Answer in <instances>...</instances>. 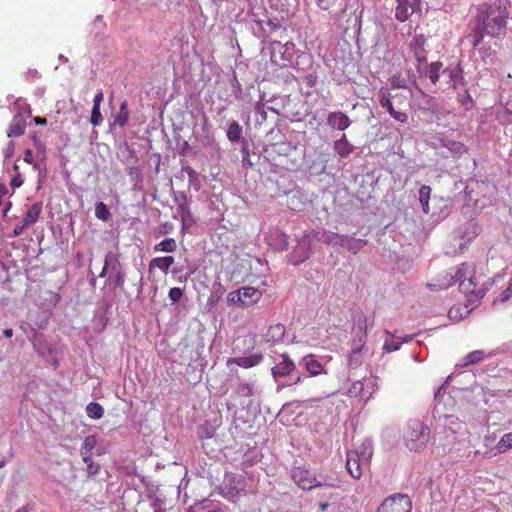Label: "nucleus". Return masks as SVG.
I'll use <instances>...</instances> for the list:
<instances>
[{"label": "nucleus", "mask_w": 512, "mask_h": 512, "mask_svg": "<svg viewBox=\"0 0 512 512\" xmlns=\"http://www.w3.org/2000/svg\"><path fill=\"white\" fill-rule=\"evenodd\" d=\"M510 13L502 0L477 7L474 25L467 36L472 47L479 46L487 35L494 39H503L507 33V20Z\"/></svg>", "instance_id": "obj_1"}, {"label": "nucleus", "mask_w": 512, "mask_h": 512, "mask_svg": "<svg viewBox=\"0 0 512 512\" xmlns=\"http://www.w3.org/2000/svg\"><path fill=\"white\" fill-rule=\"evenodd\" d=\"M469 268L467 263H462L456 268L450 269L445 276L446 282L441 284L440 287L448 288L458 282L460 292L467 297H471L469 301H479L498 280L503 278L501 273L492 277L477 275L475 272L471 274Z\"/></svg>", "instance_id": "obj_2"}, {"label": "nucleus", "mask_w": 512, "mask_h": 512, "mask_svg": "<svg viewBox=\"0 0 512 512\" xmlns=\"http://www.w3.org/2000/svg\"><path fill=\"white\" fill-rule=\"evenodd\" d=\"M293 482L302 490L316 488L335 489L340 487V480L332 474L317 473L305 466H293L290 470Z\"/></svg>", "instance_id": "obj_3"}, {"label": "nucleus", "mask_w": 512, "mask_h": 512, "mask_svg": "<svg viewBox=\"0 0 512 512\" xmlns=\"http://www.w3.org/2000/svg\"><path fill=\"white\" fill-rule=\"evenodd\" d=\"M121 253L118 246L105 254L104 265L99 277L108 276L109 281L116 288H123L126 280V267L121 262Z\"/></svg>", "instance_id": "obj_4"}, {"label": "nucleus", "mask_w": 512, "mask_h": 512, "mask_svg": "<svg viewBox=\"0 0 512 512\" xmlns=\"http://www.w3.org/2000/svg\"><path fill=\"white\" fill-rule=\"evenodd\" d=\"M430 439V428L419 419H410L407 422L404 441L410 451H422Z\"/></svg>", "instance_id": "obj_5"}, {"label": "nucleus", "mask_w": 512, "mask_h": 512, "mask_svg": "<svg viewBox=\"0 0 512 512\" xmlns=\"http://www.w3.org/2000/svg\"><path fill=\"white\" fill-rule=\"evenodd\" d=\"M295 372H297V366L291 357L287 353L280 354L275 365L271 368L272 377L277 384V392L289 386L288 381H284V379L294 377Z\"/></svg>", "instance_id": "obj_6"}, {"label": "nucleus", "mask_w": 512, "mask_h": 512, "mask_svg": "<svg viewBox=\"0 0 512 512\" xmlns=\"http://www.w3.org/2000/svg\"><path fill=\"white\" fill-rule=\"evenodd\" d=\"M273 54L271 60L280 66H293L295 56L299 53L296 49V45L288 41L285 44H281L279 41L272 43Z\"/></svg>", "instance_id": "obj_7"}, {"label": "nucleus", "mask_w": 512, "mask_h": 512, "mask_svg": "<svg viewBox=\"0 0 512 512\" xmlns=\"http://www.w3.org/2000/svg\"><path fill=\"white\" fill-rule=\"evenodd\" d=\"M412 500L407 494L395 493L380 504L377 512H411Z\"/></svg>", "instance_id": "obj_8"}, {"label": "nucleus", "mask_w": 512, "mask_h": 512, "mask_svg": "<svg viewBox=\"0 0 512 512\" xmlns=\"http://www.w3.org/2000/svg\"><path fill=\"white\" fill-rule=\"evenodd\" d=\"M435 149L438 155L443 158H460L467 152V148L460 141H455L448 138H440L438 143L435 144Z\"/></svg>", "instance_id": "obj_9"}, {"label": "nucleus", "mask_w": 512, "mask_h": 512, "mask_svg": "<svg viewBox=\"0 0 512 512\" xmlns=\"http://www.w3.org/2000/svg\"><path fill=\"white\" fill-rule=\"evenodd\" d=\"M442 76L446 77L447 85L449 88L457 90L461 86L466 85L464 78V70L461 65V61L457 63H451L442 70Z\"/></svg>", "instance_id": "obj_10"}, {"label": "nucleus", "mask_w": 512, "mask_h": 512, "mask_svg": "<svg viewBox=\"0 0 512 512\" xmlns=\"http://www.w3.org/2000/svg\"><path fill=\"white\" fill-rule=\"evenodd\" d=\"M367 319L365 318V322ZM367 324L365 323L364 331L359 335L358 339L353 340L351 346V352L348 354V366L351 369L358 368L363 362L362 348L366 342Z\"/></svg>", "instance_id": "obj_11"}, {"label": "nucleus", "mask_w": 512, "mask_h": 512, "mask_svg": "<svg viewBox=\"0 0 512 512\" xmlns=\"http://www.w3.org/2000/svg\"><path fill=\"white\" fill-rule=\"evenodd\" d=\"M311 253L309 237H301L298 239V243L293 248L292 252L288 255L289 262L295 266L300 265L310 257Z\"/></svg>", "instance_id": "obj_12"}, {"label": "nucleus", "mask_w": 512, "mask_h": 512, "mask_svg": "<svg viewBox=\"0 0 512 512\" xmlns=\"http://www.w3.org/2000/svg\"><path fill=\"white\" fill-rule=\"evenodd\" d=\"M420 11L421 0H397L395 18L400 22H405L413 13Z\"/></svg>", "instance_id": "obj_13"}, {"label": "nucleus", "mask_w": 512, "mask_h": 512, "mask_svg": "<svg viewBox=\"0 0 512 512\" xmlns=\"http://www.w3.org/2000/svg\"><path fill=\"white\" fill-rule=\"evenodd\" d=\"M412 97L416 99L419 110L427 111L431 114L438 113L439 104L437 99L424 92L418 85H416V94L412 93Z\"/></svg>", "instance_id": "obj_14"}, {"label": "nucleus", "mask_w": 512, "mask_h": 512, "mask_svg": "<svg viewBox=\"0 0 512 512\" xmlns=\"http://www.w3.org/2000/svg\"><path fill=\"white\" fill-rule=\"evenodd\" d=\"M427 39L423 34H416L413 36L409 44V49L418 64L426 63L427 51L425 49Z\"/></svg>", "instance_id": "obj_15"}, {"label": "nucleus", "mask_w": 512, "mask_h": 512, "mask_svg": "<svg viewBox=\"0 0 512 512\" xmlns=\"http://www.w3.org/2000/svg\"><path fill=\"white\" fill-rule=\"evenodd\" d=\"M299 366L303 367L309 377H315L322 373L326 374L323 364L319 361L316 355L308 354L301 358Z\"/></svg>", "instance_id": "obj_16"}, {"label": "nucleus", "mask_w": 512, "mask_h": 512, "mask_svg": "<svg viewBox=\"0 0 512 512\" xmlns=\"http://www.w3.org/2000/svg\"><path fill=\"white\" fill-rule=\"evenodd\" d=\"M327 125L334 130L344 131L350 127L352 120L342 111L330 112L326 119Z\"/></svg>", "instance_id": "obj_17"}, {"label": "nucleus", "mask_w": 512, "mask_h": 512, "mask_svg": "<svg viewBox=\"0 0 512 512\" xmlns=\"http://www.w3.org/2000/svg\"><path fill=\"white\" fill-rule=\"evenodd\" d=\"M33 335V339L32 341H30V343L33 346V349L40 357H42L45 360H48L53 352L51 345L46 340L44 334L39 332L38 334Z\"/></svg>", "instance_id": "obj_18"}, {"label": "nucleus", "mask_w": 512, "mask_h": 512, "mask_svg": "<svg viewBox=\"0 0 512 512\" xmlns=\"http://www.w3.org/2000/svg\"><path fill=\"white\" fill-rule=\"evenodd\" d=\"M288 239V235L280 230H273L267 236L269 246L277 251H286L288 249Z\"/></svg>", "instance_id": "obj_19"}, {"label": "nucleus", "mask_w": 512, "mask_h": 512, "mask_svg": "<svg viewBox=\"0 0 512 512\" xmlns=\"http://www.w3.org/2000/svg\"><path fill=\"white\" fill-rule=\"evenodd\" d=\"M359 457L360 456L357 453L347 452L346 469L354 479H360L362 476V465L365 464V462Z\"/></svg>", "instance_id": "obj_20"}, {"label": "nucleus", "mask_w": 512, "mask_h": 512, "mask_svg": "<svg viewBox=\"0 0 512 512\" xmlns=\"http://www.w3.org/2000/svg\"><path fill=\"white\" fill-rule=\"evenodd\" d=\"M456 232L461 239L470 242L481 232V226L476 222L469 221L460 225Z\"/></svg>", "instance_id": "obj_21"}, {"label": "nucleus", "mask_w": 512, "mask_h": 512, "mask_svg": "<svg viewBox=\"0 0 512 512\" xmlns=\"http://www.w3.org/2000/svg\"><path fill=\"white\" fill-rule=\"evenodd\" d=\"M263 360V355L261 353H255L250 356H242V357H233L227 360V365L236 364L242 368H251L258 364H260Z\"/></svg>", "instance_id": "obj_22"}, {"label": "nucleus", "mask_w": 512, "mask_h": 512, "mask_svg": "<svg viewBox=\"0 0 512 512\" xmlns=\"http://www.w3.org/2000/svg\"><path fill=\"white\" fill-rule=\"evenodd\" d=\"M26 129V119L21 112L15 114L7 129L8 137L22 136Z\"/></svg>", "instance_id": "obj_23"}, {"label": "nucleus", "mask_w": 512, "mask_h": 512, "mask_svg": "<svg viewBox=\"0 0 512 512\" xmlns=\"http://www.w3.org/2000/svg\"><path fill=\"white\" fill-rule=\"evenodd\" d=\"M366 245V239L354 238L349 235H342L339 242V246L347 249L349 252L353 254H357Z\"/></svg>", "instance_id": "obj_24"}, {"label": "nucleus", "mask_w": 512, "mask_h": 512, "mask_svg": "<svg viewBox=\"0 0 512 512\" xmlns=\"http://www.w3.org/2000/svg\"><path fill=\"white\" fill-rule=\"evenodd\" d=\"M107 24L103 15H97L90 24V33L95 41L101 42L106 38Z\"/></svg>", "instance_id": "obj_25"}, {"label": "nucleus", "mask_w": 512, "mask_h": 512, "mask_svg": "<svg viewBox=\"0 0 512 512\" xmlns=\"http://www.w3.org/2000/svg\"><path fill=\"white\" fill-rule=\"evenodd\" d=\"M333 149L340 159H345L354 152L355 147L348 141L346 134H342L334 141Z\"/></svg>", "instance_id": "obj_26"}, {"label": "nucleus", "mask_w": 512, "mask_h": 512, "mask_svg": "<svg viewBox=\"0 0 512 512\" xmlns=\"http://www.w3.org/2000/svg\"><path fill=\"white\" fill-rule=\"evenodd\" d=\"M239 291L241 299L243 300V307H248L257 303L262 297V292L254 287H242Z\"/></svg>", "instance_id": "obj_27"}, {"label": "nucleus", "mask_w": 512, "mask_h": 512, "mask_svg": "<svg viewBox=\"0 0 512 512\" xmlns=\"http://www.w3.org/2000/svg\"><path fill=\"white\" fill-rule=\"evenodd\" d=\"M129 119V108L127 100H123L120 104L119 111L114 117L113 121L109 124L110 130L115 126L124 127Z\"/></svg>", "instance_id": "obj_28"}, {"label": "nucleus", "mask_w": 512, "mask_h": 512, "mask_svg": "<svg viewBox=\"0 0 512 512\" xmlns=\"http://www.w3.org/2000/svg\"><path fill=\"white\" fill-rule=\"evenodd\" d=\"M366 386V383L354 381L348 388L347 394L350 397H359L361 400L367 401L371 397L372 392H368Z\"/></svg>", "instance_id": "obj_29"}, {"label": "nucleus", "mask_w": 512, "mask_h": 512, "mask_svg": "<svg viewBox=\"0 0 512 512\" xmlns=\"http://www.w3.org/2000/svg\"><path fill=\"white\" fill-rule=\"evenodd\" d=\"M473 48L478 51L481 60L485 64H494L496 62L497 52L490 45H487L482 41L479 46Z\"/></svg>", "instance_id": "obj_30"}, {"label": "nucleus", "mask_w": 512, "mask_h": 512, "mask_svg": "<svg viewBox=\"0 0 512 512\" xmlns=\"http://www.w3.org/2000/svg\"><path fill=\"white\" fill-rule=\"evenodd\" d=\"M242 132H243L242 126L236 120H232L228 124V128L226 131V137L232 143L242 144V141L246 140L244 137H242Z\"/></svg>", "instance_id": "obj_31"}, {"label": "nucleus", "mask_w": 512, "mask_h": 512, "mask_svg": "<svg viewBox=\"0 0 512 512\" xmlns=\"http://www.w3.org/2000/svg\"><path fill=\"white\" fill-rule=\"evenodd\" d=\"M443 69L444 68L442 62H432L425 67L424 76L427 77L431 83L435 85L439 81Z\"/></svg>", "instance_id": "obj_32"}, {"label": "nucleus", "mask_w": 512, "mask_h": 512, "mask_svg": "<svg viewBox=\"0 0 512 512\" xmlns=\"http://www.w3.org/2000/svg\"><path fill=\"white\" fill-rule=\"evenodd\" d=\"M350 453H357L361 460L368 464L373 455L372 441L369 439L364 440L355 450H349Z\"/></svg>", "instance_id": "obj_33"}, {"label": "nucleus", "mask_w": 512, "mask_h": 512, "mask_svg": "<svg viewBox=\"0 0 512 512\" xmlns=\"http://www.w3.org/2000/svg\"><path fill=\"white\" fill-rule=\"evenodd\" d=\"M174 264V257L172 256H164V257H155L149 263V269L153 268L160 269L163 273L168 274L170 267Z\"/></svg>", "instance_id": "obj_34"}, {"label": "nucleus", "mask_w": 512, "mask_h": 512, "mask_svg": "<svg viewBox=\"0 0 512 512\" xmlns=\"http://www.w3.org/2000/svg\"><path fill=\"white\" fill-rule=\"evenodd\" d=\"M285 336V327L284 325L278 323L272 325L268 328L265 339L267 342L277 343L283 340Z\"/></svg>", "instance_id": "obj_35"}, {"label": "nucleus", "mask_w": 512, "mask_h": 512, "mask_svg": "<svg viewBox=\"0 0 512 512\" xmlns=\"http://www.w3.org/2000/svg\"><path fill=\"white\" fill-rule=\"evenodd\" d=\"M42 207H43L42 202H36L27 210V212L23 218L25 225L31 226L37 222V220L41 214Z\"/></svg>", "instance_id": "obj_36"}, {"label": "nucleus", "mask_w": 512, "mask_h": 512, "mask_svg": "<svg viewBox=\"0 0 512 512\" xmlns=\"http://www.w3.org/2000/svg\"><path fill=\"white\" fill-rule=\"evenodd\" d=\"M177 213L181 218L182 230H187L195 224V219L191 212L190 205L187 207H182L181 209H177Z\"/></svg>", "instance_id": "obj_37"}, {"label": "nucleus", "mask_w": 512, "mask_h": 512, "mask_svg": "<svg viewBox=\"0 0 512 512\" xmlns=\"http://www.w3.org/2000/svg\"><path fill=\"white\" fill-rule=\"evenodd\" d=\"M431 192L432 189L428 185H422L419 189V202L421 204L422 211L425 214H428L430 212L429 200L431 198Z\"/></svg>", "instance_id": "obj_38"}, {"label": "nucleus", "mask_w": 512, "mask_h": 512, "mask_svg": "<svg viewBox=\"0 0 512 512\" xmlns=\"http://www.w3.org/2000/svg\"><path fill=\"white\" fill-rule=\"evenodd\" d=\"M485 358V352L483 350H474L468 353L463 359L459 366L466 367L479 363Z\"/></svg>", "instance_id": "obj_39"}, {"label": "nucleus", "mask_w": 512, "mask_h": 512, "mask_svg": "<svg viewBox=\"0 0 512 512\" xmlns=\"http://www.w3.org/2000/svg\"><path fill=\"white\" fill-rule=\"evenodd\" d=\"M255 382H243L237 383L236 393L240 397H250L254 395Z\"/></svg>", "instance_id": "obj_40"}, {"label": "nucleus", "mask_w": 512, "mask_h": 512, "mask_svg": "<svg viewBox=\"0 0 512 512\" xmlns=\"http://www.w3.org/2000/svg\"><path fill=\"white\" fill-rule=\"evenodd\" d=\"M177 248V243L174 238H166L154 246L156 252H174Z\"/></svg>", "instance_id": "obj_41"}, {"label": "nucleus", "mask_w": 512, "mask_h": 512, "mask_svg": "<svg viewBox=\"0 0 512 512\" xmlns=\"http://www.w3.org/2000/svg\"><path fill=\"white\" fill-rule=\"evenodd\" d=\"M97 445V438L95 435H88L84 438L81 449H80V455H92V450Z\"/></svg>", "instance_id": "obj_42"}, {"label": "nucleus", "mask_w": 512, "mask_h": 512, "mask_svg": "<svg viewBox=\"0 0 512 512\" xmlns=\"http://www.w3.org/2000/svg\"><path fill=\"white\" fill-rule=\"evenodd\" d=\"M86 413L89 418L100 419L104 415V408L98 402H90L86 406Z\"/></svg>", "instance_id": "obj_43"}, {"label": "nucleus", "mask_w": 512, "mask_h": 512, "mask_svg": "<svg viewBox=\"0 0 512 512\" xmlns=\"http://www.w3.org/2000/svg\"><path fill=\"white\" fill-rule=\"evenodd\" d=\"M254 115H255V127L261 126L267 120V112H266L265 106L261 102V100L255 104Z\"/></svg>", "instance_id": "obj_44"}, {"label": "nucleus", "mask_w": 512, "mask_h": 512, "mask_svg": "<svg viewBox=\"0 0 512 512\" xmlns=\"http://www.w3.org/2000/svg\"><path fill=\"white\" fill-rule=\"evenodd\" d=\"M95 216L103 222H107L111 218L110 210L104 202L99 201L95 204Z\"/></svg>", "instance_id": "obj_45"}, {"label": "nucleus", "mask_w": 512, "mask_h": 512, "mask_svg": "<svg viewBox=\"0 0 512 512\" xmlns=\"http://www.w3.org/2000/svg\"><path fill=\"white\" fill-rule=\"evenodd\" d=\"M443 424L453 433H456L457 431L461 430L463 425L459 418L454 415H445L443 418Z\"/></svg>", "instance_id": "obj_46"}, {"label": "nucleus", "mask_w": 512, "mask_h": 512, "mask_svg": "<svg viewBox=\"0 0 512 512\" xmlns=\"http://www.w3.org/2000/svg\"><path fill=\"white\" fill-rule=\"evenodd\" d=\"M508 449H512V432L504 434L496 445V453H504Z\"/></svg>", "instance_id": "obj_47"}, {"label": "nucleus", "mask_w": 512, "mask_h": 512, "mask_svg": "<svg viewBox=\"0 0 512 512\" xmlns=\"http://www.w3.org/2000/svg\"><path fill=\"white\" fill-rule=\"evenodd\" d=\"M396 96L397 95L392 96L388 89L384 87H382L377 93L378 102L380 106L384 109H386L388 106L392 104V98Z\"/></svg>", "instance_id": "obj_48"}, {"label": "nucleus", "mask_w": 512, "mask_h": 512, "mask_svg": "<svg viewBox=\"0 0 512 512\" xmlns=\"http://www.w3.org/2000/svg\"><path fill=\"white\" fill-rule=\"evenodd\" d=\"M241 154H242V165L244 168H252L254 166V163L251 160L250 157V151H249V143L248 140H243L241 144Z\"/></svg>", "instance_id": "obj_49"}, {"label": "nucleus", "mask_w": 512, "mask_h": 512, "mask_svg": "<svg viewBox=\"0 0 512 512\" xmlns=\"http://www.w3.org/2000/svg\"><path fill=\"white\" fill-rule=\"evenodd\" d=\"M183 171L188 176L189 185L194 187L195 190H198L200 188V179L198 173L191 166L184 167Z\"/></svg>", "instance_id": "obj_50"}, {"label": "nucleus", "mask_w": 512, "mask_h": 512, "mask_svg": "<svg viewBox=\"0 0 512 512\" xmlns=\"http://www.w3.org/2000/svg\"><path fill=\"white\" fill-rule=\"evenodd\" d=\"M410 338H411L410 336H406V337L403 339V341H399V340L394 339V338H392V339H387V340H385V342H384L383 349H384L386 352H389V353H390V352H395V351H397V350H399V349H400L401 344H402L403 342H407Z\"/></svg>", "instance_id": "obj_51"}, {"label": "nucleus", "mask_w": 512, "mask_h": 512, "mask_svg": "<svg viewBox=\"0 0 512 512\" xmlns=\"http://www.w3.org/2000/svg\"><path fill=\"white\" fill-rule=\"evenodd\" d=\"M301 404L302 403L299 400L287 402V403L283 404V406L279 412V415L285 414L287 416H291L295 412V409H298L301 407Z\"/></svg>", "instance_id": "obj_52"}, {"label": "nucleus", "mask_w": 512, "mask_h": 512, "mask_svg": "<svg viewBox=\"0 0 512 512\" xmlns=\"http://www.w3.org/2000/svg\"><path fill=\"white\" fill-rule=\"evenodd\" d=\"M312 63V56L305 52H300L295 56V61L293 67L297 69H304L302 65L304 64H311Z\"/></svg>", "instance_id": "obj_53"}, {"label": "nucleus", "mask_w": 512, "mask_h": 512, "mask_svg": "<svg viewBox=\"0 0 512 512\" xmlns=\"http://www.w3.org/2000/svg\"><path fill=\"white\" fill-rule=\"evenodd\" d=\"M387 112L390 114V116L399 123H407L408 121V115L405 112L397 111L393 103L386 108Z\"/></svg>", "instance_id": "obj_54"}, {"label": "nucleus", "mask_w": 512, "mask_h": 512, "mask_svg": "<svg viewBox=\"0 0 512 512\" xmlns=\"http://www.w3.org/2000/svg\"><path fill=\"white\" fill-rule=\"evenodd\" d=\"M387 112L390 114V116L399 123H407L408 121V115L405 112L397 111L393 103L386 108Z\"/></svg>", "instance_id": "obj_55"}, {"label": "nucleus", "mask_w": 512, "mask_h": 512, "mask_svg": "<svg viewBox=\"0 0 512 512\" xmlns=\"http://www.w3.org/2000/svg\"><path fill=\"white\" fill-rule=\"evenodd\" d=\"M341 236L342 235L338 233L326 231L324 229L323 239L321 243H325L327 245H339Z\"/></svg>", "instance_id": "obj_56"}, {"label": "nucleus", "mask_w": 512, "mask_h": 512, "mask_svg": "<svg viewBox=\"0 0 512 512\" xmlns=\"http://www.w3.org/2000/svg\"><path fill=\"white\" fill-rule=\"evenodd\" d=\"M458 102L465 107V110H470L474 106V101L467 89L458 95Z\"/></svg>", "instance_id": "obj_57"}, {"label": "nucleus", "mask_w": 512, "mask_h": 512, "mask_svg": "<svg viewBox=\"0 0 512 512\" xmlns=\"http://www.w3.org/2000/svg\"><path fill=\"white\" fill-rule=\"evenodd\" d=\"M20 330L27 336L29 341H32L33 334H38L39 332L36 330L33 324L27 321H21L19 324Z\"/></svg>", "instance_id": "obj_58"}, {"label": "nucleus", "mask_w": 512, "mask_h": 512, "mask_svg": "<svg viewBox=\"0 0 512 512\" xmlns=\"http://www.w3.org/2000/svg\"><path fill=\"white\" fill-rule=\"evenodd\" d=\"M390 84L393 89H406V79L401 74H395L390 78Z\"/></svg>", "instance_id": "obj_59"}, {"label": "nucleus", "mask_w": 512, "mask_h": 512, "mask_svg": "<svg viewBox=\"0 0 512 512\" xmlns=\"http://www.w3.org/2000/svg\"><path fill=\"white\" fill-rule=\"evenodd\" d=\"M173 200H174L175 204L177 205V209H181L182 207L189 206L188 196L183 191L174 193Z\"/></svg>", "instance_id": "obj_60"}, {"label": "nucleus", "mask_w": 512, "mask_h": 512, "mask_svg": "<svg viewBox=\"0 0 512 512\" xmlns=\"http://www.w3.org/2000/svg\"><path fill=\"white\" fill-rule=\"evenodd\" d=\"M227 303L232 306L243 307V300L241 299L239 289L234 290L227 295Z\"/></svg>", "instance_id": "obj_61"}, {"label": "nucleus", "mask_w": 512, "mask_h": 512, "mask_svg": "<svg viewBox=\"0 0 512 512\" xmlns=\"http://www.w3.org/2000/svg\"><path fill=\"white\" fill-rule=\"evenodd\" d=\"M49 323V315L46 312H41L34 322L36 330H45Z\"/></svg>", "instance_id": "obj_62"}, {"label": "nucleus", "mask_w": 512, "mask_h": 512, "mask_svg": "<svg viewBox=\"0 0 512 512\" xmlns=\"http://www.w3.org/2000/svg\"><path fill=\"white\" fill-rule=\"evenodd\" d=\"M94 127L99 126L103 122V117L100 111V107H93L91 110V116L89 121Z\"/></svg>", "instance_id": "obj_63"}, {"label": "nucleus", "mask_w": 512, "mask_h": 512, "mask_svg": "<svg viewBox=\"0 0 512 512\" xmlns=\"http://www.w3.org/2000/svg\"><path fill=\"white\" fill-rule=\"evenodd\" d=\"M512 296V279L510 280V283L508 287L501 292V294L493 301V304L495 305L497 302H506L510 299Z\"/></svg>", "instance_id": "obj_64"}]
</instances>
